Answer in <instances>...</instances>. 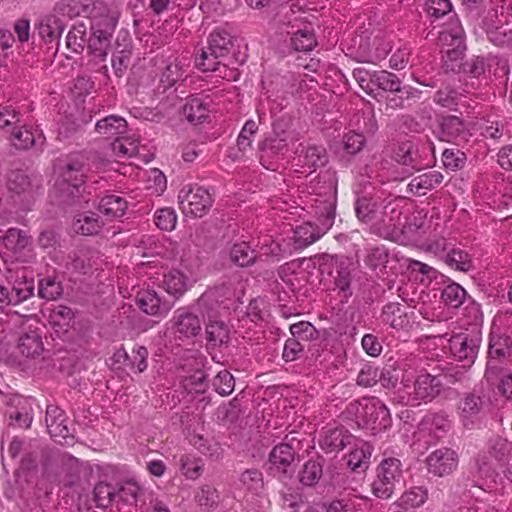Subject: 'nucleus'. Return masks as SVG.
Masks as SVG:
<instances>
[{"instance_id":"nucleus-1","label":"nucleus","mask_w":512,"mask_h":512,"mask_svg":"<svg viewBox=\"0 0 512 512\" xmlns=\"http://www.w3.org/2000/svg\"><path fill=\"white\" fill-rule=\"evenodd\" d=\"M233 38L225 29H215L208 38V47L202 49L196 58V66L203 72H214L221 79L236 81L239 73L230 68L224 60L227 58L232 46Z\"/></svg>"},{"instance_id":"nucleus-2","label":"nucleus","mask_w":512,"mask_h":512,"mask_svg":"<svg viewBox=\"0 0 512 512\" xmlns=\"http://www.w3.org/2000/svg\"><path fill=\"white\" fill-rule=\"evenodd\" d=\"M316 222H304L294 230V242L298 248L315 243L333 226L336 216V195L329 193L323 199H315Z\"/></svg>"},{"instance_id":"nucleus-3","label":"nucleus","mask_w":512,"mask_h":512,"mask_svg":"<svg viewBox=\"0 0 512 512\" xmlns=\"http://www.w3.org/2000/svg\"><path fill=\"white\" fill-rule=\"evenodd\" d=\"M221 294L220 288H214L204 292L197 300L196 307L203 316L209 318L206 325L207 344L212 347L227 346L230 341L229 326L219 320H212L219 313Z\"/></svg>"},{"instance_id":"nucleus-4","label":"nucleus","mask_w":512,"mask_h":512,"mask_svg":"<svg viewBox=\"0 0 512 512\" xmlns=\"http://www.w3.org/2000/svg\"><path fill=\"white\" fill-rule=\"evenodd\" d=\"M442 58L446 70L455 71L457 62L462 59L466 50L465 33L458 19L444 28L439 34Z\"/></svg>"},{"instance_id":"nucleus-5","label":"nucleus","mask_w":512,"mask_h":512,"mask_svg":"<svg viewBox=\"0 0 512 512\" xmlns=\"http://www.w3.org/2000/svg\"><path fill=\"white\" fill-rule=\"evenodd\" d=\"M84 166V159L80 154L69 155L60 166V176L55 185L63 197L75 198L80 194V188L84 184Z\"/></svg>"},{"instance_id":"nucleus-6","label":"nucleus","mask_w":512,"mask_h":512,"mask_svg":"<svg viewBox=\"0 0 512 512\" xmlns=\"http://www.w3.org/2000/svg\"><path fill=\"white\" fill-rule=\"evenodd\" d=\"M402 478V463L398 458H384L377 467L376 478L372 483V493L382 499H388Z\"/></svg>"},{"instance_id":"nucleus-7","label":"nucleus","mask_w":512,"mask_h":512,"mask_svg":"<svg viewBox=\"0 0 512 512\" xmlns=\"http://www.w3.org/2000/svg\"><path fill=\"white\" fill-rule=\"evenodd\" d=\"M178 201L180 209L185 215L202 217L211 209L214 196L206 187L185 186L178 194Z\"/></svg>"},{"instance_id":"nucleus-8","label":"nucleus","mask_w":512,"mask_h":512,"mask_svg":"<svg viewBox=\"0 0 512 512\" xmlns=\"http://www.w3.org/2000/svg\"><path fill=\"white\" fill-rule=\"evenodd\" d=\"M355 404H351L354 406ZM361 407L365 426L372 434L386 431L392 425V418L387 406L377 397H364L356 404Z\"/></svg>"},{"instance_id":"nucleus-9","label":"nucleus","mask_w":512,"mask_h":512,"mask_svg":"<svg viewBox=\"0 0 512 512\" xmlns=\"http://www.w3.org/2000/svg\"><path fill=\"white\" fill-rule=\"evenodd\" d=\"M297 450L292 443L283 442L274 446L269 453V471L281 481L290 480L295 472L294 461Z\"/></svg>"},{"instance_id":"nucleus-10","label":"nucleus","mask_w":512,"mask_h":512,"mask_svg":"<svg viewBox=\"0 0 512 512\" xmlns=\"http://www.w3.org/2000/svg\"><path fill=\"white\" fill-rule=\"evenodd\" d=\"M481 340L478 331L455 334L449 339L450 353L455 360L472 365L478 355Z\"/></svg>"},{"instance_id":"nucleus-11","label":"nucleus","mask_w":512,"mask_h":512,"mask_svg":"<svg viewBox=\"0 0 512 512\" xmlns=\"http://www.w3.org/2000/svg\"><path fill=\"white\" fill-rule=\"evenodd\" d=\"M89 18L93 39L100 44L109 42L117 26L118 17L110 11L105 2L100 1Z\"/></svg>"},{"instance_id":"nucleus-12","label":"nucleus","mask_w":512,"mask_h":512,"mask_svg":"<svg viewBox=\"0 0 512 512\" xmlns=\"http://www.w3.org/2000/svg\"><path fill=\"white\" fill-rule=\"evenodd\" d=\"M391 49L390 41L383 37L361 38L353 58L359 63L379 65L381 61L385 60Z\"/></svg>"},{"instance_id":"nucleus-13","label":"nucleus","mask_w":512,"mask_h":512,"mask_svg":"<svg viewBox=\"0 0 512 512\" xmlns=\"http://www.w3.org/2000/svg\"><path fill=\"white\" fill-rule=\"evenodd\" d=\"M65 412L55 405L46 408L45 422L51 438L60 445H72L74 436L66 425Z\"/></svg>"},{"instance_id":"nucleus-14","label":"nucleus","mask_w":512,"mask_h":512,"mask_svg":"<svg viewBox=\"0 0 512 512\" xmlns=\"http://www.w3.org/2000/svg\"><path fill=\"white\" fill-rule=\"evenodd\" d=\"M443 384L437 374L422 373L418 375L414 381L413 393L409 395L406 403L414 406L419 401H432L440 394Z\"/></svg>"},{"instance_id":"nucleus-15","label":"nucleus","mask_w":512,"mask_h":512,"mask_svg":"<svg viewBox=\"0 0 512 512\" xmlns=\"http://www.w3.org/2000/svg\"><path fill=\"white\" fill-rule=\"evenodd\" d=\"M458 461V454L455 450L441 447L428 455L426 464L429 473L444 477L450 475L457 468Z\"/></svg>"},{"instance_id":"nucleus-16","label":"nucleus","mask_w":512,"mask_h":512,"mask_svg":"<svg viewBox=\"0 0 512 512\" xmlns=\"http://www.w3.org/2000/svg\"><path fill=\"white\" fill-rule=\"evenodd\" d=\"M59 16L53 11L41 16L35 25L39 37L45 44L51 45V48L55 47L56 50L60 45L61 36L66 26Z\"/></svg>"},{"instance_id":"nucleus-17","label":"nucleus","mask_w":512,"mask_h":512,"mask_svg":"<svg viewBox=\"0 0 512 512\" xmlns=\"http://www.w3.org/2000/svg\"><path fill=\"white\" fill-rule=\"evenodd\" d=\"M512 353V338L508 335H495L491 334L489 347H488V361L486 365L485 377L491 381L492 377L496 375L498 366L495 363L496 359L507 358Z\"/></svg>"},{"instance_id":"nucleus-18","label":"nucleus","mask_w":512,"mask_h":512,"mask_svg":"<svg viewBox=\"0 0 512 512\" xmlns=\"http://www.w3.org/2000/svg\"><path fill=\"white\" fill-rule=\"evenodd\" d=\"M470 136L471 134L462 118L454 115L442 118L438 132L440 140L460 145L468 142Z\"/></svg>"},{"instance_id":"nucleus-19","label":"nucleus","mask_w":512,"mask_h":512,"mask_svg":"<svg viewBox=\"0 0 512 512\" xmlns=\"http://www.w3.org/2000/svg\"><path fill=\"white\" fill-rule=\"evenodd\" d=\"M395 161L405 167L407 176L413 175L414 172L421 170L424 163L421 159L418 145L412 141H404L399 143L394 153Z\"/></svg>"},{"instance_id":"nucleus-20","label":"nucleus","mask_w":512,"mask_h":512,"mask_svg":"<svg viewBox=\"0 0 512 512\" xmlns=\"http://www.w3.org/2000/svg\"><path fill=\"white\" fill-rule=\"evenodd\" d=\"M171 321L175 332L185 338L195 337L202 330V324L198 315L192 313L187 308L177 309Z\"/></svg>"},{"instance_id":"nucleus-21","label":"nucleus","mask_w":512,"mask_h":512,"mask_svg":"<svg viewBox=\"0 0 512 512\" xmlns=\"http://www.w3.org/2000/svg\"><path fill=\"white\" fill-rule=\"evenodd\" d=\"M137 304L146 314L151 316L164 317L171 310L173 303L162 300L154 290H143L137 295Z\"/></svg>"},{"instance_id":"nucleus-22","label":"nucleus","mask_w":512,"mask_h":512,"mask_svg":"<svg viewBox=\"0 0 512 512\" xmlns=\"http://www.w3.org/2000/svg\"><path fill=\"white\" fill-rule=\"evenodd\" d=\"M101 0H60L53 11L60 16L73 19L79 16L90 17Z\"/></svg>"},{"instance_id":"nucleus-23","label":"nucleus","mask_w":512,"mask_h":512,"mask_svg":"<svg viewBox=\"0 0 512 512\" xmlns=\"http://www.w3.org/2000/svg\"><path fill=\"white\" fill-rule=\"evenodd\" d=\"M381 205V196L377 193L364 192L354 202L357 219L362 223H370L377 217Z\"/></svg>"},{"instance_id":"nucleus-24","label":"nucleus","mask_w":512,"mask_h":512,"mask_svg":"<svg viewBox=\"0 0 512 512\" xmlns=\"http://www.w3.org/2000/svg\"><path fill=\"white\" fill-rule=\"evenodd\" d=\"M13 305H18L34 294V278L29 276L25 270L16 272L13 281L8 283Z\"/></svg>"},{"instance_id":"nucleus-25","label":"nucleus","mask_w":512,"mask_h":512,"mask_svg":"<svg viewBox=\"0 0 512 512\" xmlns=\"http://www.w3.org/2000/svg\"><path fill=\"white\" fill-rule=\"evenodd\" d=\"M421 95L422 91L415 87L410 85L402 86L399 90L390 92V94L386 96V109H408L421 98Z\"/></svg>"},{"instance_id":"nucleus-26","label":"nucleus","mask_w":512,"mask_h":512,"mask_svg":"<svg viewBox=\"0 0 512 512\" xmlns=\"http://www.w3.org/2000/svg\"><path fill=\"white\" fill-rule=\"evenodd\" d=\"M209 96L191 95L183 106V115L192 124L202 123L210 112Z\"/></svg>"},{"instance_id":"nucleus-27","label":"nucleus","mask_w":512,"mask_h":512,"mask_svg":"<svg viewBox=\"0 0 512 512\" xmlns=\"http://www.w3.org/2000/svg\"><path fill=\"white\" fill-rule=\"evenodd\" d=\"M381 321L395 330H405L410 326V319L404 306L398 302H389L383 306Z\"/></svg>"},{"instance_id":"nucleus-28","label":"nucleus","mask_w":512,"mask_h":512,"mask_svg":"<svg viewBox=\"0 0 512 512\" xmlns=\"http://www.w3.org/2000/svg\"><path fill=\"white\" fill-rule=\"evenodd\" d=\"M351 437L344 428L328 429L319 440V446L326 454L337 453L350 443Z\"/></svg>"},{"instance_id":"nucleus-29","label":"nucleus","mask_w":512,"mask_h":512,"mask_svg":"<svg viewBox=\"0 0 512 512\" xmlns=\"http://www.w3.org/2000/svg\"><path fill=\"white\" fill-rule=\"evenodd\" d=\"M162 286L169 295L179 298L190 289L192 281L182 271L172 269L163 275Z\"/></svg>"},{"instance_id":"nucleus-30","label":"nucleus","mask_w":512,"mask_h":512,"mask_svg":"<svg viewBox=\"0 0 512 512\" xmlns=\"http://www.w3.org/2000/svg\"><path fill=\"white\" fill-rule=\"evenodd\" d=\"M9 133H11V142L17 149H28L32 146L42 147L45 137L42 132L31 131L24 125L17 124Z\"/></svg>"},{"instance_id":"nucleus-31","label":"nucleus","mask_w":512,"mask_h":512,"mask_svg":"<svg viewBox=\"0 0 512 512\" xmlns=\"http://www.w3.org/2000/svg\"><path fill=\"white\" fill-rule=\"evenodd\" d=\"M298 162L302 164L303 168L309 170L308 173H312L328 162L326 149L322 145H308L301 150Z\"/></svg>"},{"instance_id":"nucleus-32","label":"nucleus","mask_w":512,"mask_h":512,"mask_svg":"<svg viewBox=\"0 0 512 512\" xmlns=\"http://www.w3.org/2000/svg\"><path fill=\"white\" fill-rule=\"evenodd\" d=\"M444 176L436 170L428 171L414 177L408 184V191L419 196L425 195L428 191L435 189L443 182Z\"/></svg>"},{"instance_id":"nucleus-33","label":"nucleus","mask_w":512,"mask_h":512,"mask_svg":"<svg viewBox=\"0 0 512 512\" xmlns=\"http://www.w3.org/2000/svg\"><path fill=\"white\" fill-rule=\"evenodd\" d=\"M324 462V458L320 455L307 460L298 474L300 483L306 487L316 486L323 476Z\"/></svg>"},{"instance_id":"nucleus-34","label":"nucleus","mask_w":512,"mask_h":512,"mask_svg":"<svg viewBox=\"0 0 512 512\" xmlns=\"http://www.w3.org/2000/svg\"><path fill=\"white\" fill-rule=\"evenodd\" d=\"M127 206L125 198L116 194H108L100 199L98 210L109 220H112L122 217L127 210Z\"/></svg>"},{"instance_id":"nucleus-35","label":"nucleus","mask_w":512,"mask_h":512,"mask_svg":"<svg viewBox=\"0 0 512 512\" xmlns=\"http://www.w3.org/2000/svg\"><path fill=\"white\" fill-rule=\"evenodd\" d=\"M104 223L95 212L87 211L76 216L74 230L81 235L91 236L100 232Z\"/></svg>"},{"instance_id":"nucleus-36","label":"nucleus","mask_w":512,"mask_h":512,"mask_svg":"<svg viewBox=\"0 0 512 512\" xmlns=\"http://www.w3.org/2000/svg\"><path fill=\"white\" fill-rule=\"evenodd\" d=\"M96 131L106 138L120 137L127 131V121L118 115H109L98 120L95 125Z\"/></svg>"},{"instance_id":"nucleus-37","label":"nucleus","mask_w":512,"mask_h":512,"mask_svg":"<svg viewBox=\"0 0 512 512\" xmlns=\"http://www.w3.org/2000/svg\"><path fill=\"white\" fill-rule=\"evenodd\" d=\"M444 263L451 269L460 272H469L473 269V261L471 255L462 249L452 248L442 257Z\"/></svg>"},{"instance_id":"nucleus-38","label":"nucleus","mask_w":512,"mask_h":512,"mask_svg":"<svg viewBox=\"0 0 512 512\" xmlns=\"http://www.w3.org/2000/svg\"><path fill=\"white\" fill-rule=\"evenodd\" d=\"M64 288L61 280L56 275H46L38 280V296L47 301L57 300L62 297Z\"/></svg>"},{"instance_id":"nucleus-39","label":"nucleus","mask_w":512,"mask_h":512,"mask_svg":"<svg viewBox=\"0 0 512 512\" xmlns=\"http://www.w3.org/2000/svg\"><path fill=\"white\" fill-rule=\"evenodd\" d=\"M19 352L28 358H35L43 351L42 337L37 331L22 334L18 341Z\"/></svg>"},{"instance_id":"nucleus-40","label":"nucleus","mask_w":512,"mask_h":512,"mask_svg":"<svg viewBox=\"0 0 512 512\" xmlns=\"http://www.w3.org/2000/svg\"><path fill=\"white\" fill-rule=\"evenodd\" d=\"M30 242L27 233L18 228H9L1 237V243L13 254H18L24 250Z\"/></svg>"},{"instance_id":"nucleus-41","label":"nucleus","mask_w":512,"mask_h":512,"mask_svg":"<svg viewBox=\"0 0 512 512\" xmlns=\"http://www.w3.org/2000/svg\"><path fill=\"white\" fill-rule=\"evenodd\" d=\"M484 404L483 398L475 392L468 393L464 396L460 403V410L465 425H467L468 421L472 422L474 418L480 415Z\"/></svg>"},{"instance_id":"nucleus-42","label":"nucleus","mask_w":512,"mask_h":512,"mask_svg":"<svg viewBox=\"0 0 512 512\" xmlns=\"http://www.w3.org/2000/svg\"><path fill=\"white\" fill-rule=\"evenodd\" d=\"M272 135L285 139L289 143L299 140V133L294 128V120L290 115H282L273 122Z\"/></svg>"},{"instance_id":"nucleus-43","label":"nucleus","mask_w":512,"mask_h":512,"mask_svg":"<svg viewBox=\"0 0 512 512\" xmlns=\"http://www.w3.org/2000/svg\"><path fill=\"white\" fill-rule=\"evenodd\" d=\"M229 256L231 262L239 267H248L256 260L255 250L245 241L233 244Z\"/></svg>"},{"instance_id":"nucleus-44","label":"nucleus","mask_w":512,"mask_h":512,"mask_svg":"<svg viewBox=\"0 0 512 512\" xmlns=\"http://www.w3.org/2000/svg\"><path fill=\"white\" fill-rule=\"evenodd\" d=\"M15 403V410L8 412L11 420H14L16 425L20 428H29L32 420V408L28 403V400L22 397H16L13 399Z\"/></svg>"},{"instance_id":"nucleus-45","label":"nucleus","mask_w":512,"mask_h":512,"mask_svg":"<svg viewBox=\"0 0 512 512\" xmlns=\"http://www.w3.org/2000/svg\"><path fill=\"white\" fill-rule=\"evenodd\" d=\"M468 297L466 290L456 282L445 285L441 292L442 302L450 308H459Z\"/></svg>"},{"instance_id":"nucleus-46","label":"nucleus","mask_w":512,"mask_h":512,"mask_svg":"<svg viewBox=\"0 0 512 512\" xmlns=\"http://www.w3.org/2000/svg\"><path fill=\"white\" fill-rule=\"evenodd\" d=\"M471 365L467 363L458 365L452 363H444L438 365L435 369L438 370L437 376H440L441 381H445L446 384H455L461 382Z\"/></svg>"},{"instance_id":"nucleus-47","label":"nucleus","mask_w":512,"mask_h":512,"mask_svg":"<svg viewBox=\"0 0 512 512\" xmlns=\"http://www.w3.org/2000/svg\"><path fill=\"white\" fill-rule=\"evenodd\" d=\"M87 41V26L84 22L74 24L66 36V46L74 53H82Z\"/></svg>"},{"instance_id":"nucleus-48","label":"nucleus","mask_w":512,"mask_h":512,"mask_svg":"<svg viewBox=\"0 0 512 512\" xmlns=\"http://www.w3.org/2000/svg\"><path fill=\"white\" fill-rule=\"evenodd\" d=\"M421 425L436 437H441L440 433L447 432L451 427L450 420L444 413L426 414L422 419Z\"/></svg>"},{"instance_id":"nucleus-49","label":"nucleus","mask_w":512,"mask_h":512,"mask_svg":"<svg viewBox=\"0 0 512 512\" xmlns=\"http://www.w3.org/2000/svg\"><path fill=\"white\" fill-rule=\"evenodd\" d=\"M74 319V313L71 308L64 305L54 307L49 315V323L57 332L67 331Z\"/></svg>"},{"instance_id":"nucleus-50","label":"nucleus","mask_w":512,"mask_h":512,"mask_svg":"<svg viewBox=\"0 0 512 512\" xmlns=\"http://www.w3.org/2000/svg\"><path fill=\"white\" fill-rule=\"evenodd\" d=\"M181 473L190 480H196L203 472V461L193 454H183L179 458Z\"/></svg>"},{"instance_id":"nucleus-51","label":"nucleus","mask_w":512,"mask_h":512,"mask_svg":"<svg viewBox=\"0 0 512 512\" xmlns=\"http://www.w3.org/2000/svg\"><path fill=\"white\" fill-rule=\"evenodd\" d=\"M119 47L120 45L118 44V47L112 54L111 65L115 76L121 78L129 67L132 50L129 44H125L121 49Z\"/></svg>"},{"instance_id":"nucleus-52","label":"nucleus","mask_w":512,"mask_h":512,"mask_svg":"<svg viewBox=\"0 0 512 512\" xmlns=\"http://www.w3.org/2000/svg\"><path fill=\"white\" fill-rule=\"evenodd\" d=\"M115 488L108 483L99 482L93 490V499L98 508H107L118 497Z\"/></svg>"},{"instance_id":"nucleus-53","label":"nucleus","mask_w":512,"mask_h":512,"mask_svg":"<svg viewBox=\"0 0 512 512\" xmlns=\"http://www.w3.org/2000/svg\"><path fill=\"white\" fill-rule=\"evenodd\" d=\"M257 130L258 125L254 120L250 119L245 122L237 138V149L241 155H233L234 159L240 158L249 148H251L253 142L252 137L257 132Z\"/></svg>"},{"instance_id":"nucleus-54","label":"nucleus","mask_w":512,"mask_h":512,"mask_svg":"<svg viewBox=\"0 0 512 512\" xmlns=\"http://www.w3.org/2000/svg\"><path fill=\"white\" fill-rule=\"evenodd\" d=\"M460 100L461 94L450 86L440 88L433 96L437 105L450 110H456Z\"/></svg>"},{"instance_id":"nucleus-55","label":"nucleus","mask_w":512,"mask_h":512,"mask_svg":"<svg viewBox=\"0 0 512 512\" xmlns=\"http://www.w3.org/2000/svg\"><path fill=\"white\" fill-rule=\"evenodd\" d=\"M239 481L245 490L253 494H259L264 486L263 474L258 469L245 470L241 473Z\"/></svg>"},{"instance_id":"nucleus-56","label":"nucleus","mask_w":512,"mask_h":512,"mask_svg":"<svg viewBox=\"0 0 512 512\" xmlns=\"http://www.w3.org/2000/svg\"><path fill=\"white\" fill-rule=\"evenodd\" d=\"M373 77L375 90L381 89L386 92H395L402 87L400 78L396 74L386 70L375 71Z\"/></svg>"},{"instance_id":"nucleus-57","label":"nucleus","mask_w":512,"mask_h":512,"mask_svg":"<svg viewBox=\"0 0 512 512\" xmlns=\"http://www.w3.org/2000/svg\"><path fill=\"white\" fill-rule=\"evenodd\" d=\"M428 497L427 489L423 487H412L404 492L399 498V506L408 509L419 507L425 503Z\"/></svg>"},{"instance_id":"nucleus-58","label":"nucleus","mask_w":512,"mask_h":512,"mask_svg":"<svg viewBox=\"0 0 512 512\" xmlns=\"http://www.w3.org/2000/svg\"><path fill=\"white\" fill-rule=\"evenodd\" d=\"M316 44L314 33L307 28L298 30L291 37V46L296 51H311Z\"/></svg>"},{"instance_id":"nucleus-59","label":"nucleus","mask_w":512,"mask_h":512,"mask_svg":"<svg viewBox=\"0 0 512 512\" xmlns=\"http://www.w3.org/2000/svg\"><path fill=\"white\" fill-rule=\"evenodd\" d=\"M183 70L176 61H169L161 71L160 84L164 90L171 88L183 77Z\"/></svg>"},{"instance_id":"nucleus-60","label":"nucleus","mask_w":512,"mask_h":512,"mask_svg":"<svg viewBox=\"0 0 512 512\" xmlns=\"http://www.w3.org/2000/svg\"><path fill=\"white\" fill-rule=\"evenodd\" d=\"M366 144V138L362 133L349 131L342 139L343 152L346 155L354 156L361 152Z\"/></svg>"},{"instance_id":"nucleus-61","label":"nucleus","mask_w":512,"mask_h":512,"mask_svg":"<svg viewBox=\"0 0 512 512\" xmlns=\"http://www.w3.org/2000/svg\"><path fill=\"white\" fill-rule=\"evenodd\" d=\"M388 258V249L383 245L376 246L369 250L365 258V263L373 270L379 269L380 271H383L386 268V264L388 263Z\"/></svg>"},{"instance_id":"nucleus-62","label":"nucleus","mask_w":512,"mask_h":512,"mask_svg":"<svg viewBox=\"0 0 512 512\" xmlns=\"http://www.w3.org/2000/svg\"><path fill=\"white\" fill-rule=\"evenodd\" d=\"M466 161V154L457 148H448L442 153L443 165L448 170H460L465 166Z\"/></svg>"},{"instance_id":"nucleus-63","label":"nucleus","mask_w":512,"mask_h":512,"mask_svg":"<svg viewBox=\"0 0 512 512\" xmlns=\"http://www.w3.org/2000/svg\"><path fill=\"white\" fill-rule=\"evenodd\" d=\"M212 385L219 395L228 396L234 391L235 379L228 370H222L214 377Z\"/></svg>"},{"instance_id":"nucleus-64","label":"nucleus","mask_w":512,"mask_h":512,"mask_svg":"<svg viewBox=\"0 0 512 512\" xmlns=\"http://www.w3.org/2000/svg\"><path fill=\"white\" fill-rule=\"evenodd\" d=\"M489 453L499 462L508 461L512 457V443L502 437L491 440Z\"/></svg>"}]
</instances>
